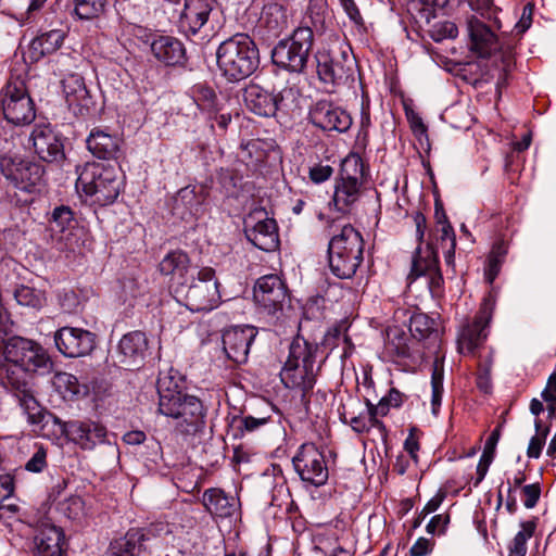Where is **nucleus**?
Listing matches in <instances>:
<instances>
[{"instance_id": "nucleus-63", "label": "nucleus", "mask_w": 556, "mask_h": 556, "mask_svg": "<svg viewBox=\"0 0 556 556\" xmlns=\"http://www.w3.org/2000/svg\"><path fill=\"white\" fill-rule=\"evenodd\" d=\"M494 455L482 453L479 464L477 466V480L475 482V485H478L485 477L488 469L493 462Z\"/></svg>"}, {"instance_id": "nucleus-14", "label": "nucleus", "mask_w": 556, "mask_h": 556, "mask_svg": "<svg viewBox=\"0 0 556 556\" xmlns=\"http://www.w3.org/2000/svg\"><path fill=\"white\" fill-rule=\"evenodd\" d=\"M54 422L60 426L62 433L70 441L83 450H92L96 445L104 443L106 440L105 427L93 420L62 421L54 417Z\"/></svg>"}, {"instance_id": "nucleus-17", "label": "nucleus", "mask_w": 556, "mask_h": 556, "mask_svg": "<svg viewBox=\"0 0 556 556\" xmlns=\"http://www.w3.org/2000/svg\"><path fill=\"white\" fill-rule=\"evenodd\" d=\"M308 119L324 131L345 132L352 125L350 114L327 100H319L311 106Z\"/></svg>"}, {"instance_id": "nucleus-31", "label": "nucleus", "mask_w": 556, "mask_h": 556, "mask_svg": "<svg viewBox=\"0 0 556 556\" xmlns=\"http://www.w3.org/2000/svg\"><path fill=\"white\" fill-rule=\"evenodd\" d=\"M319 348L315 342H311L303 336L298 334L293 338L289 345V355L286 362L300 364L312 368H318L316 366V357Z\"/></svg>"}, {"instance_id": "nucleus-19", "label": "nucleus", "mask_w": 556, "mask_h": 556, "mask_svg": "<svg viewBox=\"0 0 556 556\" xmlns=\"http://www.w3.org/2000/svg\"><path fill=\"white\" fill-rule=\"evenodd\" d=\"M494 303L485 299L472 321L467 323L459 334L458 348L462 353H473V351L486 338V327L492 318Z\"/></svg>"}, {"instance_id": "nucleus-30", "label": "nucleus", "mask_w": 556, "mask_h": 556, "mask_svg": "<svg viewBox=\"0 0 556 556\" xmlns=\"http://www.w3.org/2000/svg\"><path fill=\"white\" fill-rule=\"evenodd\" d=\"M148 546L143 544V534L138 528L129 529L124 536L110 543L106 556H141Z\"/></svg>"}, {"instance_id": "nucleus-40", "label": "nucleus", "mask_w": 556, "mask_h": 556, "mask_svg": "<svg viewBox=\"0 0 556 556\" xmlns=\"http://www.w3.org/2000/svg\"><path fill=\"white\" fill-rule=\"evenodd\" d=\"M261 21L265 27L276 36L288 25L287 10L278 3H269L264 7Z\"/></svg>"}, {"instance_id": "nucleus-47", "label": "nucleus", "mask_w": 556, "mask_h": 556, "mask_svg": "<svg viewBox=\"0 0 556 556\" xmlns=\"http://www.w3.org/2000/svg\"><path fill=\"white\" fill-rule=\"evenodd\" d=\"M74 213L68 206H58L53 210L49 219L50 229L54 232H64L75 226Z\"/></svg>"}, {"instance_id": "nucleus-46", "label": "nucleus", "mask_w": 556, "mask_h": 556, "mask_svg": "<svg viewBox=\"0 0 556 556\" xmlns=\"http://www.w3.org/2000/svg\"><path fill=\"white\" fill-rule=\"evenodd\" d=\"M535 522L525 521L521 522V531H519L509 545V556H526L527 541L534 534Z\"/></svg>"}, {"instance_id": "nucleus-33", "label": "nucleus", "mask_w": 556, "mask_h": 556, "mask_svg": "<svg viewBox=\"0 0 556 556\" xmlns=\"http://www.w3.org/2000/svg\"><path fill=\"white\" fill-rule=\"evenodd\" d=\"M202 503L211 515L220 518L230 517L236 509L235 498L216 488L208 489L203 493Z\"/></svg>"}, {"instance_id": "nucleus-3", "label": "nucleus", "mask_w": 556, "mask_h": 556, "mask_svg": "<svg viewBox=\"0 0 556 556\" xmlns=\"http://www.w3.org/2000/svg\"><path fill=\"white\" fill-rule=\"evenodd\" d=\"M216 60L222 75L227 80L240 81L251 76L258 67V49L248 35L237 34L219 45Z\"/></svg>"}, {"instance_id": "nucleus-18", "label": "nucleus", "mask_w": 556, "mask_h": 556, "mask_svg": "<svg viewBox=\"0 0 556 556\" xmlns=\"http://www.w3.org/2000/svg\"><path fill=\"white\" fill-rule=\"evenodd\" d=\"M54 343L64 356L80 357L94 349L96 337L86 329L66 326L55 331Z\"/></svg>"}, {"instance_id": "nucleus-1", "label": "nucleus", "mask_w": 556, "mask_h": 556, "mask_svg": "<svg viewBox=\"0 0 556 556\" xmlns=\"http://www.w3.org/2000/svg\"><path fill=\"white\" fill-rule=\"evenodd\" d=\"M326 231L330 236L328 244L329 267L340 279H350L364 258V239L351 224L337 219L327 222Z\"/></svg>"}, {"instance_id": "nucleus-58", "label": "nucleus", "mask_w": 556, "mask_h": 556, "mask_svg": "<svg viewBox=\"0 0 556 556\" xmlns=\"http://www.w3.org/2000/svg\"><path fill=\"white\" fill-rule=\"evenodd\" d=\"M14 493V478L10 473L0 476V509H2V503L10 498Z\"/></svg>"}, {"instance_id": "nucleus-12", "label": "nucleus", "mask_w": 556, "mask_h": 556, "mask_svg": "<svg viewBox=\"0 0 556 556\" xmlns=\"http://www.w3.org/2000/svg\"><path fill=\"white\" fill-rule=\"evenodd\" d=\"M263 211L250 214L244 219L247 239L260 250L271 252L279 247L278 226L274 218L265 216Z\"/></svg>"}, {"instance_id": "nucleus-29", "label": "nucleus", "mask_w": 556, "mask_h": 556, "mask_svg": "<svg viewBox=\"0 0 556 556\" xmlns=\"http://www.w3.org/2000/svg\"><path fill=\"white\" fill-rule=\"evenodd\" d=\"M153 55L168 66L182 64L186 50L181 41L170 36H160L151 45Z\"/></svg>"}, {"instance_id": "nucleus-34", "label": "nucleus", "mask_w": 556, "mask_h": 556, "mask_svg": "<svg viewBox=\"0 0 556 556\" xmlns=\"http://www.w3.org/2000/svg\"><path fill=\"white\" fill-rule=\"evenodd\" d=\"M410 337L399 327L387 329L386 354L394 362L410 357Z\"/></svg>"}, {"instance_id": "nucleus-49", "label": "nucleus", "mask_w": 556, "mask_h": 556, "mask_svg": "<svg viewBox=\"0 0 556 556\" xmlns=\"http://www.w3.org/2000/svg\"><path fill=\"white\" fill-rule=\"evenodd\" d=\"M534 427L536 434L530 439L527 450V456L529 458H539L541 456L542 450L546 442V438L549 433V427H543L541 419H535Z\"/></svg>"}, {"instance_id": "nucleus-35", "label": "nucleus", "mask_w": 556, "mask_h": 556, "mask_svg": "<svg viewBox=\"0 0 556 556\" xmlns=\"http://www.w3.org/2000/svg\"><path fill=\"white\" fill-rule=\"evenodd\" d=\"M363 186L362 182L338 179L332 198L336 210L341 213L349 212L350 207L358 201Z\"/></svg>"}, {"instance_id": "nucleus-32", "label": "nucleus", "mask_w": 556, "mask_h": 556, "mask_svg": "<svg viewBox=\"0 0 556 556\" xmlns=\"http://www.w3.org/2000/svg\"><path fill=\"white\" fill-rule=\"evenodd\" d=\"M65 31L62 29H51L36 38L29 45V58L31 61H39L47 54L59 50L63 45Z\"/></svg>"}, {"instance_id": "nucleus-36", "label": "nucleus", "mask_w": 556, "mask_h": 556, "mask_svg": "<svg viewBox=\"0 0 556 556\" xmlns=\"http://www.w3.org/2000/svg\"><path fill=\"white\" fill-rule=\"evenodd\" d=\"M190 267V258L188 254L181 250L168 252L160 262L159 269L161 274L170 276L172 280H180L185 278Z\"/></svg>"}, {"instance_id": "nucleus-24", "label": "nucleus", "mask_w": 556, "mask_h": 556, "mask_svg": "<svg viewBox=\"0 0 556 556\" xmlns=\"http://www.w3.org/2000/svg\"><path fill=\"white\" fill-rule=\"evenodd\" d=\"M467 30L470 38V48L481 58H489L502 50L498 38L489 26L471 15L467 18Z\"/></svg>"}, {"instance_id": "nucleus-16", "label": "nucleus", "mask_w": 556, "mask_h": 556, "mask_svg": "<svg viewBox=\"0 0 556 556\" xmlns=\"http://www.w3.org/2000/svg\"><path fill=\"white\" fill-rule=\"evenodd\" d=\"M318 368L286 362L280 371V380L288 389L300 392L301 403L309 412L311 394L316 383Z\"/></svg>"}, {"instance_id": "nucleus-26", "label": "nucleus", "mask_w": 556, "mask_h": 556, "mask_svg": "<svg viewBox=\"0 0 556 556\" xmlns=\"http://www.w3.org/2000/svg\"><path fill=\"white\" fill-rule=\"evenodd\" d=\"M36 154L46 162H56L64 157L63 143L48 125H36L31 132Z\"/></svg>"}, {"instance_id": "nucleus-53", "label": "nucleus", "mask_w": 556, "mask_h": 556, "mask_svg": "<svg viewBox=\"0 0 556 556\" xmlns=\"http://www.w3.org/2000/svg\"><path fill=\"white\" fill-rule=\"evenodd\" d=\"M47 467V451L39 446L30 459L25 464L27 471L39 473Z\"/></svg>"}, {"instance_id": "nucleus-51", "label": "nucleus", "mask_w": 556, "mask_h": 556, "mask_svg": "<svg viewBox=\"0 0 556 556\" xmlns=\"http://www.w3.org/2000/svg\"><path fill=\"white\" fill-rule=\"evenodd\" d=\"M458 35V28L454 22L445 21L433 25L430 30V36L434 41H442L444 39H454Z\"/></svg>"}, {"instance_id": "nucleus-8", "label": "nucleus", "mask_w": 556, "mask_h": 556, "mask_svg": "<svg viewBox=\"0 0 556 556\" xmlns=\"http://www.w3.org/2000/svg\"><path fill=\"white\" fill-rule=\"evenodd\" d=\"M1 108L4 118L15 125H29L36 117V110L25 81L11 78L1 91Z\"/></svg>"}, {"instance_id": "nucleus-48", "label": "nucleus", "mask_w": 556, "mask_h": 556, "mask_svg": "<svg viewBox=\"0 0 556 556\" xmlns=\"http://www.w3.org/2000/svg\"><path fill=\"white\" fill-rule=\"evenodd\" d=\"M434 320L425 314H415L410 317L409 337L417 340L428 338L434 331Z\"/></svg>"}, {"instance_id": "nucleus-7", "label": "nucleus", "mask_w": 556, "mask_h": 556, "mask_svg": "<svg viewBox=\"0 0 556 556\" xmlns=\"http://www.w3.org/2000/svg\"><path fill=\"white\" fill-rule=\"evenodd\" d=\"M0 173L15 189L33 193L43 184L45 167L9 151L0 154Z\"/></svg>"}, {"instance_id": "nucleus-39", "label": "nucleus", "mask_w": 556, "mask_h": 556, "mask_svg": "<svg viewBox=\"0 0 556 556\" xmlns=\"http://www.w3.org/2000/svg\"><path fill=\"white\" fill-rule=\"evenodd\" d=\"M15 396L27 415L29 424L39 425L43 421L45 412L25 383L16 387Z\"/></svg>"}, {"instance_id": "nucleus-23", "label": "nucleus", "mask_w": 556, "mask_h": 556, "mask_svg": "<svg viewBox=\"0 0 556 556\" xmlns=\"http://www.w3.org/2000/svg\"><path fill=\"white\" fill-rule=\"evenodd\" d=\"M148 352V339L141 331H131L123 336L117 348L118 363L128 369L143 364Z\"/></svg>"}, {"instance_id": "nucleus-61", "label": "nucleus", "mask_w": 556, "mask_h": 556, "mask_svg": "<svg viewBox=\"0 0 556 556\" xmlns=\"http://www.w3.org/2000/svg\"><path fill=\"white\" fill-rule=\"evenodd\" d=\"M438 241L441 248L450 247L452 242H456L455 232L451 224L438 226Z\"/></svg>"}, {"instance_id": "nucleus-13", "label": "nucleus", "mask_w": 556, "mask_h": 556, "mask_svg": "<svg viewBox=\"0 0 556 556\" xmlns=\"http://www.w3.org/2000/svg\"><path fill=\"white\" fill-rule=\"evenodd\" d=\"M5 361L21 367L25 371H35L47 363L46 354L40 345L21 337L11 338L4 344Z\"/></svg>"}, {"instance_id": "nucleus-28", "label": "nucleus", "mask_w": 556, "mask_h": 556, "mask_svg": "<svg viewBox=\"0 0 556 556\" xmlns=\"http://www.w3.org/2000/svg\"><path fill=\"white\" fill-rule=\"evenodd\" d=\"M34 544L37 556H62L64 533L61 528L42 522L37 529Z\"/></svg>"}, {"instance_id": "nucleus-45", "label": "nucleus", "mask_w": 556, "mask_h": 556, "mask_svg": "<svg viewBox=\"0 0 556 556\" xmlns=\"http://www.w3.org/2000/svg\"><path fill=\"white\" fill-rule=\"evenodd\" d=\"M106 0H74V13L79 20H93L105 10Z\"/></svg>"}, {"instance_id": "nucleus-5", "label": "nucleus", "mask_w": 556, "mask_h": 556, "mask_svg": "<svg viewBox=\"0 0 556 556\" xmlns=\"http://www.w3.org/2000/svg\"><path fill=\"white\" fill-rule=\"evenodd\" d=\"M313 45L312 28L307 25L299 26L289 38L279 41L273 49V61L289 72L302 73L308 62Z\"/></svg>"}, {"instance_id": "nucleus-22", "label": "nucleus", "mask_w": 556, "mask_h": 556, "mask_svg": "<svg viewBox=\"0 0 556 556\" xmlns=\"http://www.w3.org/2000/svg\"><path fill=\"white\" fill-rule=\"evenodd\" d=\"M215 4V0H185L178 22L180 30L187 36L200 33L208 23Z\"/></svg>"}, {"instance_id": "nucleus-42", "label": "nucleus", "mask_w": 556, "mask_h": 556, "mask_svg": "<svg viewBox=\"0 0 556 556\" xmlns=\"http://www.w3.org/2000/svg\"><path fill=\"white\" fill-rule=\"evenodd\" d=\"M366 167L358 154H349L341 164L340 178L346 181L365 182Z\"/></svg>"}, {"instance_id": "nucleus-9", "label": "nucleus", "mask_w": 556, "mask_h": 556, "mask_svg": "<svg viewBox=\"0 0 556 556\" xmlns=\"http://www.w3.org/2000/svg\"><path fill=\"white\" fill-rule=\"evenodd\" d=\"M292 463L301 480L314 486L324 485L329 477L324 453L314 443H304Z\"/></svg>"}, {"instance_id": "nucleus-25", "label": "nucleus", "mask_w": 556, "mask_h": 556, "mask_svg": "<svg viewBox=\"0 0 556 556\" xmlns=\"http://www.w3.org/2000/svg\"><path fill=\"white\" fill-rule=\"evenodd\" d=\"M420 276L429 278V288L433 296L442 294L443 277L438 266L437 254L431 249L427 250L425 257L420 256L419 251L413 257L412 269L407 279L413 281Z\"/></svg>"}, {"instance_id": "nucleus-37", "label": "nucleus", "mask_w": 556, "mask_h": 556, "mask_svg": "<svg viewBox=\"0 0 556 556\" xmlns=\"http://www.w3.org/2000/svg\"><path fill=\"white\" fill-rule=\"evenodd\" d=\"M191 97L197 108L204 114L214 113L228 98H219L216 91L206 84H195L191 88Z\"/></svg>"}, {"instance_id": "nucleus-2", "label": "nucleus", "mask_w": 556, "mask_h": 556, "mask_svg": "<svg viewBox=\"0 0 556 556\" xmlns=\"http://www.w3.org/2000/svg\"><path fill=\"white\" fill-rule=\"evenodd\" d=\"M157 381L159 412L173 418L175 428L182 434H195L205 426L206 412L200 399L182 393L175 388L164 387Z\"/></svg>"}, {"instance_id": "nucleus-44", "label": "nucleus", "mask_w": 556, "mask_h": 556, "mask_svg": "<svg viewBox=\"0 0 556 556\" xmlns=\"http://www.w3.org/2000/svg\"><path fill=\"white\" fill-rule=\"evenodd\" d=\"M507 252L508 245L505 241L501 240L494 243L488 258V268L485 269V278L488 282L492 283L496 278Z\"/></svg>"}, {"instance_id": "nucleus-21", "label": "nucleus", "mask_w": 556, "mask_h": 556, "mask_svg": "<svg viewBox=\"0 0 556 556\" xmlns=\"http://www.w3.org/2000/svg\"><path fill=\"white\" fill-rule=\"evenodd\" d=\"M256 334L257 329L253 326L227 329L223 333V346L227 357L237 364L245 363Z\"/></svg>"}, {"instance_id": "nucleus-60", "label": "nucleus", "mask_w": 556, "mask_h": 556, "mask_svg": "<svg viewBox=\"0 0 556 556\" xmlns=\"http://www.w3.org/2000/svg\"><path fill=\"white\" fill-rule=\"evenodd\" d=\"M333 173V168L330 165L317 164L309 169V178L315 184H321L328 180Z\"/></svg>"}, {"instance_id": "nucleus-11", "label": "nucleus", "mask_w": 556, "mask_h": 556, "mask_svg": "<svg viewBox=\"0 0 556 556\" xmlns=\"http://www.w3.org/2000/svg\"><path fill=\"white\" fill-rule=\"evenodd\" d=\"M253 299L261 313L277 316L287 300V288L277 275H266L257 279Z\"/></svg>"}, {"instance_id": "nucleus-10", "label": "nucleus", "mask_w": 556, "mask_h": 556, "mask_svg": "<svg viewBox=\"0 0 556 556\" xmlns=\"http://www.w3.org/2000/svg\"><path fill=\"white\" fill-rule=\"evenodd\" d=\"M317 75L325 85H344L353 80L354 62L346 52L332 55L327 51H317L315 54Z\"/></svg>"}, {"instance_id": "nucleus-4", "label": "nucleus", "mask_w": 556, "mask_h": 556, "mask_svg": "<svg viewBox=\"0 0 556 556\" xmlns=\"http://www.w3.org/2000/svg\"><path fill=\"white\" fill-rule=\"evenodd\" d=\"M123 186V174L118 167L96 162L86 163L79 170L76 181L77 189H81L102 206L112 204L119 195Z\"/></svg>"}, {"instance_id": "nucleus-38", "label": "nucleus", "mask_w": 556, "mask_h": 556, "mask_svg": "<svg viewBox=\"0 0 556 556\" xmlns=\"http://www.w3.org/2000/svg\"><path fill=\"white\" fill-rule=\"evenodd\" d=\"M207 197L205 187L201 186L199 192L195 188L185 187L181 188L176 198L175 206H184L191 215H198Z\"/></svg>"}, {"instance_id": "nucleus-20", "label": "nucleus", "mask_w": 556, "mask_h": 556, "mask_svg": "<svg viewBox=\"0 0 556 556\" xmlns=\"http://www.w3.org/2000/svg\"><path fill=\"white\" fill-rule=\"evenodd\" d=\"M62 84L65 100L75 115L86 117L96 111V101L80 75L71 74Z\"/></svg>"}, {"instance_id": "nucleus-52", "label": "nucleus", "mask_w": 556, "mask_h": 556, "mask_svg": "<svg viewBox=\"0 0 556 556\" xmlns=\"http://www.w3.org/2000/svg\"><path fill=\"white\" fill-rule=\"evenodd\" d=\"M207 121L211 123V128L215 129V126L223 134L228 129L229 124L231 123L232 115L230 112L225 111V103L216 110L214 113H208Z\"/></svg>"}, {"instance_id": "nucleus-59", "label": "nucleus", "mask_w": 556, "mask_h": 556, "mask_svg": "<svg viewBox=\"0 0 556 556\" xmlns=\"http://www.w3.org/2000/svg\"><path fill=\"white\" fill-rule=\"evenodd\" d=\"M341 417H342V420L345 424H349L354 431H356L358 433L369 431V425L367 421V417H365L363 415L349 417L348 413H345V412L341 414Z\"/></svg>"}, {"instance_id": "nucleus-50", "label": "nucleus", "mask_w": 556, "mask_h": 556, "mask_svg": "<svg viewBox=\"0 0 556 556\" xmlns=\"http://www.w3.org/2000/svg\"><path fill=\"white\" fill-rule=\"evenodd\" d=\"M431 388H432V395H431L432 413L434 415H437L439 412V408L441 406L442 394H443V369L438 367L437 365L433 367L432 375H431Z\"/></svg>"}, {"instance_id": "nucleus-43", "label": "nucleus", "mask_w": 556, "mask_h": 556, "mask_svg": "<svg viewBox=\"0 0 556 556\" xmlns=\"http://www.w3.org/2000/svg\"><path fill=\"white\" fill-rule=\"evenodd\" d=\"M14 298L20 305L31 308H40L46 303L43 291L24 285L14 290Z\"/></svg>"}, {"instance_id": "nucleus-41", "label": "nucleus", "mask_w": 556, "mask_h": 556, "mask_svg": "<svg viewBox=\"0 0 556 556\" xmlns=\"http://www.w3.org/2000/svg\"><path fill=\"white\" fill-rule=\"evenodd\" d=\"M53 384L60 394L67 400H73L88 393L87 386L79 383L77 377L68 372L55 374Z\"/></svg>"}, {"instance_id": "nucleus-55", "label": "nucleus", "mask_w": 556, "mask_h": 556, "mask_svg": "<svg viewBox=\"0 0 556 556\" xmlns=\"http://www.w3.org/2000/svg\"><path fill=\"white\" fill-rule=\"evenodd\" d=\"M267 418H255L253 416H244L240 418H235L233 422L237 424V428L243 432H253L260 427L267 424Z\"/></svg>"}, {"instance_id": "nucleus-56", "label": "nucleus", "mask_w": 556, "mask_h": 556, "mask_svg": "<svg viewBox=\"0 0 556 556\" xmlns=\"http://www.w3.org/2000/svg\"><path fill=\"white\" fill-rule=\"evenodd\" d=\"M143 534V544H147L151 539L159 538L163 534L170 533L169 526L165 522H155L147 528H138Z\"/></svg>"}, {"instance_id": "nucleus-62", "label": "nucleus", "mask_w": 556, "mask_h": 556, "mask_svg": "<svg viewBox=\"0 0 556 556\" xmlns=\"http://www.w3.org/2000/svg\"><path fill=\"white\" fill-rule=\"evenodd\" d=\"M433 542L426 538H419L410 547V556H426L432 551Z\"/></svg>"}, {"instance_id": "nucleus-57", "label": "nucleus", "mask_w": 556, "mask_h": 556, "mask_svg": "<svg viewBox=\"0 0 556 556\" xmlns=\"http://www.w3.org/2000/svg\"><path fill=\"white\" fill-rule=\"evenodd\" d=\"M523 505L527 508H533L539 502L541 488L539 483L527 484L522 488Z\"/></svg>"}, {"instance_id": "nucleus-27", "label": "nucleus", "mask_w": 556, "mask_h": 556, "mask_svg": "<svg viewBox=\"0 0 556 556\" xmlns=\"http://www.w3.org/2000/svg\"><path fill=\"white\" fill-rule=\"evenodd\" d=\"M87 149L102 160H117L122 154V139L100 127L93 128L87 140Z\"/></svg>"}, {"instance_id": "nucleus-54", "label": "nucleus", "mask_w": 556, "mask_h": 556, "mask_svg": "<svg viewBox=\"0 0 556 556\" xmlns=\"http://www.w3.org/2000/svg\"><path fill=\"white\" fill-rule=\"evenodd\" d=\"M470 8L488 20L495 18L496 7L493 0H469Z\"/></svg>"}, {"instance_id": "nucleus-15", "label": "nucleus", "mask_w": 556, "mask_h": 556, "mask_svg": "<svg viewBox=\"0 0 556 556\" xmlns=\"http://www.w3.org/2000/svg\"><path fill=\"white\" fill-rule=\"evenodd\" d=\"M292 94V88H286L275 94L258 85L250 84L243 89V101L252 113L262 117H271L285 105V99Z\"/></svg>"}, {"instance_id": "nucleus-6", "label": "nucleus", "mask_w": 556, "mask_h": 556, "mask_svg": "<svg viewBox=\"0 0 556 556\" xmlns=\"http://www.w3.org/2000/svg\"><path fill=\"white\" fill-rule=\"evenodd\" d=\"M174 292L176 298L184 300L191 312L212 311L220 301L218 281L212 267L201 268L197 278L188 287L180 283L174 288Z\"/></svg>"}, {"instance_id": "nucleus-64", "label": "nucleus", "mask_w": 556, "mask_h": 556, "mask_svg": "<svg viewBox=\"0 0 556 556\" xmlns=\"http://www.w3.org/2000/svg\"><path fill=\"white\" fill-rule=\"evenodd\" d=\"M541 396L544 401L556 402V371L549 376L546 388L542 391Z\"/></svg>"}]
</instances>
